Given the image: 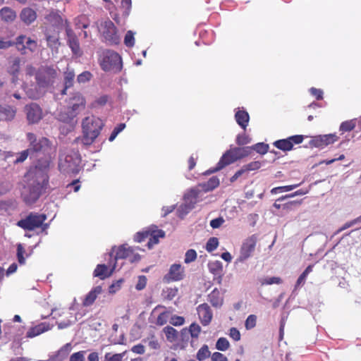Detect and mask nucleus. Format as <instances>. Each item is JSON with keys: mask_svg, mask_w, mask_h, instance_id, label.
I'll use <instances>...</instances> for the list:
<instances>
[{"mask_svg": "<svg viewBox=\"0 0 361 361\" xmlns=\"http://www.w3.org/2000/svg\"><path fill=\"white\" fill-rule=\"evenodd\" d=\"M103 126L102 121L98 117L94 116L85 117L82 123L83 143L87 145L92 144L100 134Z\"/></svg>", "mask_w": 361, "mask_h": 361, "instance_id": "1", "label": "nucleus"}, {"mask_svg": "<svg viewBox=\"0 0 361 361\" xmlns=\"http://www.w3.org/2000/svg\"><path fill=\"white\" fill-rule=\"evenodd\" d=\"M66 112L60 114V119L68 122L76 117L85 108L86 101L80 92H75L66 101Z\"/></svg>", "mask_w": 361, "mask_h": 361, "instance_id": "2", "label": "nucleus"}, {"mask_svg": "<svg viewBox=\"0 0 361 361\" xmlns=\"http://www.w3.org/2000/svg\"><path fill=\"white\" fill-rule=\"evenodd\" d=\"M80 156L78 152L71 151L60 156L59 169L66 176L76 175L80 171Z\"/></svg>", "mask_w": 361, "mask_h": 361, "instance_id": "3", "label": "nucleus"}, {"mask_svg": "<svg viewBox=\"0 0 361 361\" xmlns=\"http://www.w3.org/2000/svg\"><path fill=\"white\" fill-rule=\"evenodd\" d=\"M26 137L29 142V150L31 154H42L47 157L49 156L50 152L52 151V142L46 137H37L33 133H27Z\"/></svg>", "mask_w": 361, "mask_h": 361, "instance_id": "4", "label": "nucleus"}, {"mask_svg": "<svg viewBox=\"0 0 361 361\" xmlns=\"http://www.w3.org/2000/svg\"><path fill=\"white\" fill-rule=\"evenodd\" d=\"M46 220V214L30 212L25 218L18 221L17 225L25 231H34L37 228H40L43 232L46 231L49 227L48 224L45 223Z\"/></svg>", "mask_w": 361, "mask_h": 361, "instance_id": "5", "label": "nucleus"}, {"mask_svg": "<svg viewBox=\"0 0 361 361\" xmlns=\"http://www.w3.org/2000/svg\"><path fill=\"white\" fill-rule=\"evenodd\" d=\"M99 65L104 71H120L122 68L121 57L115 51H107L99 61Z\"/></svg>", "mask_w": 361, "mask_h": 361, "instance_id": "6", "label": "nucleus"}, {"mask_svg": "<svg viewBox=\"0 0 361 361\" xmlns=\"http://www.w3.org/2000/svg\"><path fill=\"white\" fill-rule=\"evenodd\" d=\"M99 31L107 44L117 45L120 43L117 28L111 20H108L102 23Z\"/></svg>", "mask_w": 361, "mask_h": 361, "instance_id": "7", "label": "nucleus"}, {"mask_svg": "<svg viewBox=\"0 0 361 361\" xmlns=\"http://www.w3.org/2000/svg\"><path fill=\"white\" fill-rule=\"evenodd\" d=\"M47 183L48 180H44L43 184L34 181L27 188H24V190L22 192V197L25 202L28 204L35 203L39 199L42 193L44 184L47 185Z\"/></svg>", "mask_w": 361, "mask_h": 361, "instance_id": "8", "label": "nucleus"}, {"mask_svg": "<svg viewBox=\"0 0 361 361\" xmlns=\"http://www.w3.org/2000/svg\"><path fill=\"white\" fill-rule=\"evenodd\" d=\"M57 75L56 70L49 66L40 67L35 75L37 83L42 87H48L54 83Z\"/></svg>", "mask_w": 361, "mask_h": 361, "instance_id": "9", "label": "nucleus"}, {"mask_svg": "<svg viewBox=\"0 0 361 361\" xmlns=\"http://www.w3.org/2000/svg\"><path fill=\"white\" fill-rule=\"evenodd\" d=\"M258 240V236L257 234H253L247 238L243 243L240 250V255L236 259L235 263L244 262L249 257H251L254 252Z\"/></svg>", "mask_w": 361, "mask_h": 361, "instance_id": "10", "label": "nucleus"}, {"mask_svg": "<svg viewBox=\"0 0 361 361\" xmlns=\"http://www.w3.org/2000/svg\"><path fill=\"white\" fill-rule=\"evenodd\" d=\"M42 28L47 46L51 49L56 47L59 44L60 27L47 25V23H44Z\"/></svg>", "mask_w": 361, "mask_h": 361, "instance_id": "11", "label": "nucleus"}, {"mask_svg": "<svg viewBox=\"0 0 361 361\" xmlns=\"http://www.w3.org/2000/svg\"><path fill=\"white\" fill-rule=\"evenodd\" d=\"M303 140V135H296L290 136L286 139L276 140L274 142V145L282 151H290L293 149L294 145L302 143Z\"/></svg>", "mask_w": 361, "mask_h": 361, "instance_id": "12", "label": "nucleus"}, {"mask_svg": "<svg viewBox=\"0 0 361 361\" xmlns=\"http://www.w3.org/2000/svg\"><path fill=\"white\" fill-rule=\"evenodd\" d=\"M235 161H236V160L234 157V155L232 154L231 149H228L221 156L216 166L207 170L204 174L209 175L218 172L226 166L234 163Z\"/></svg>", "mask_w": 361, "mask_h": 361, "instance_id": "13", "label": "nucleus"}, {"mask_svg": "<svg viewBox=\"0 0 361 361\" xmlns=\"http://www.w3.org/2000/svg\"><path fill=\"white\" fill-rule=\"evenodd\" d=\"M185 276V269L180 264H172L168 273L164 276V281L170 283L172 281H178L182 280Z\"/></svg>", "mask_w": 361, "mask_h": 361, "instance_id": "14", "label": "nucleus"}, {"mask_svg": "<svg viewBox=\"0 0 361 361\" xmlns=\"http://www.w3.org/2000/svg\"><path fill=\"white\" fill-rule=\"evenodd\" d=\"M16 44L18 47V50L20 51L22 54H25L26 49H28L31 52H34L37 48V42L30 37H26L24 35H19L16 37Z\"/></svg>", "mask_w": 361, "mask_h": 361, "instance_id": "15", "label": "nucleus"}, {"mask_svg": "<svg viewBox=\"0 0 361 361\" xmlns=\"http://www.w3.org/2000/svg\"><path fill=\"white\" fill-rule=\"evenodd\" d=\"M127 258L131 262H135L140 259V256L138 254H135L133 248L130 247H126V245L119 246L116 250L115 259Z\"/></svg>", "mask_w": 361, "mask_h": 361, "instance_id": "16", "label": "nucleus"}, {"mask_svg": "<svg viewBox=\"0 0 361 361\" xmlns=\"http://www.w3.org/2000/svg\"><path fill=\"white\" fill-rule=\"evenodd\" d=\"M25 110L26 111L27 119L30 123H37L42 118V110L40 106L35 103L26 105Z\"/></svg>", "mask_w": 361, "mask_h": 361, "instance_id": "17", "label": "nucleus"}, {"mask_svg": "<svg viewBox=\"0 0 361 361\" xmlns=\"http://www.w3.org/2000/svg\"><path fill=\"white\" fill-rule=\"evenodd\" d=\"M66 32L67 36V43L71 49L73 53L75 55L80 54V47L78 37L71 29L68 20H66Z\"/></svg>", "mask_w": 361, "mask_h": 361, "instance_id": "18", "label": "nucleus"}, {"mask_svg": "<svg viewBox=\"0 0 361 361\" xmlns=\"http://www.w3.org/2000/svg\"><path fill=\"white\" fill-rule=\"evenodd\" d=\"M197 312L200 323L203 326H208L213 318V312L207 303H202L197 306Z\"/></svg>", "mask_w": 361, "mask_h": 361, "instance_id": "19", "label": "nucleus"}, {"mask_svg": "<svg viewBox=\"0 0 361 361\" xmlns=\"http://www.w3.org/2000/svg\"><path fill=\"white\" fill-rule=\"evenodd\" d=\"M338 140V136L335 134H328L314 137L311 140V144L316 147L324 148V147L334 143Z\"/></svg>", "mask_w": 361, "mask_h": 361, "instance_id": "20", "label": "nucleus"}, {"mask_svg": "<svg viewBox=\"0 0 361 361\" xmlns=\"http://www.w3.org/2000/svg\"><path fill=\"white\" fill-rule=\"evenodd\" d=\"M165 233L161 229H157L156 226H152L148 228V242L147 246L152 248L154 245L159 243L160 238H164Z\"/></svg>", "mask_w": 361, "mask_h": 361, "instance_id": "21", "label": "nucleus"}, {"mask_svg": "<svg viewBox=\"0 0 361 361\" xmlns=\"http://www.w3.org/2000/svg\"><path fill=\"white\" fill-rule=\"evenodd\" d=\"M19 17L20 20L25 25L28 26L32 24L37 20V14L34 9L30 7H25L21 10Z\"/></svg>", "mask_w": 361, "mask_h": 361, "instance_id": "22", "label": "nucleus"}, {"mask_svg": "<svg viewBox=\"0 0 361 361\" xmlns=\"http://www.w3.org/2000/svg\"><path fill=\"white\" fill-rule=\"evenodd\" d=\"M52 325L47 322H42L35 326L31 327L26 334L27 338H34L37 336L46 331L51 329Z\"/></svg>", "mask_w": 361, "mask_h": 361, "instance_id": "23", "label": "nucleus"}, {"mask_svg": "<svg viewBox=\"0 0 361 361\" xmlns=\"http://www.w3.org/2000/svg\"><path fill=\"white\" fill-rule=\"evenodd\" d=\"M47 25L54 26L56 27H61L63 25V18L61 16L54 10H51L47 15L45 16Z\"/></svg>", "mask_w": 361, "mask_h": 361, "instance_id": "24", "label": "nucleus"}, {"mask_svg": "<svg viewBox=\"0 0 361 361\" xmlns=\"http://www.w3.org/2000/svg\"><path fill=\"white\" fill-rule=\"evenodd\" d=\"M102 292V288L100 286H97L94 287L85 297L82 300V305L84 307H89L92 305L98 295H100Z\"/></svg>", "mask_w": 361, "mask_h": 361, "instance_id": "25", "label": "nucleus"}, {"mask_svg": "<svg viewBox=\"0 0 361 361\" xmlns=\"http://www.w3.org/2000/svg\"><path fill=\"white\" fill-rule=\"evenodd\" d=\"M16 114V109L9 105H0V119L6 121H12Z\"/></svg>", "mask_w": 361, "mask_h": 361, "instance_id": "26", "label": "nucleus"}, {"mask_svg": "<svg viewBox=\"0 0 361 361\" xmlns=\"http://www.w3.org/2000/svg\"><path fill=\"white\" fill-rule=\"evenodd\" d=\"M235 119L237 123L245 130L249 123L250 116L245 110L238 109L235 114Z\"/></svg>", "mask_w": 361, "mask_h": 361, "instance_id": "27", "label": "nucleus"}, {"mask_svg": "<svg viewBox=\"0 0 361 361\" xmlns=\"http://www.w3.org/2000/svg\"><path fill=\"white\" fill-rule=\"evenodd\" d=\"M219 179L216 176H212L207 182L200 183L198 186L202 189V190L207 192L212 191L219 187Z\"/></svg>", "mask_w": 361, "mask_h": 361, "instance_id": "28", "label": "nucleus"}, {"mask_svg": "<svg viewBox=\"0 0 361 361\" xmlns=\"http://www.w3.org/2000/svg\"><path fill=\"white\" fill-rule=\"evenodd\" d=\"M1 20L6 23H11L16 18V13L12 8L5 6L0 10Z\"/></svg>", "mask_w": 361, "mask_h": 361, "instance_id": "29", "label": "nucleus"}, {"mask_svg": "<svg viewBox=\"0 0 361 361\" xmlns=\"http://www.w3.org/2000/svg\"><path fill=\"white\" fill-rule=\"evenodd\" d=\"M208 300L213 307H219L223 304V298L221 297V294L219 290L215 288L208 295Z\"/></svg>", "mask_w": 361, "mask_h": 361, "instance_id": "30", "label": "nucleus"}, {"mask_svg": "<svg viewBox=\"0 0 361 361\" xmlns=\"http://www.w3.org/2000/svg\"><path fill=\"white\" fill-rule=\"evenodd\" d=\"M74 78L75 73L73 70H70L68 68H67V70L64 72L65 87L62 90V94H66L67 89L73 86Z\"/></svg>", "mask_w": 361, "mask_h": 361, "instance_id": "31", "label": "nucleus"}, {"mask_svg": "<svg viewBox=\"0 0 361 361\" xmlns=\"http://www.w3.org/2000/svg\"><path fill=\"white\" fill-rule=\"evenodd\" d=\"M231 151L237 161L250 155L251 153V148L250 147H235L231 149Z\"/></svg>", "mask_w": 361, "mask_h": 361, "instance_id": "32", "label": "nucleus"}, {"mask_svg": "<svg viewBox=\"0 0 361 361\" xmlns=\"http://www.w3.org/2000/svg\"><path fill=\"white\" fill-rule=\"evenodd\" d=\"M111 271L109 272L108 267L105 264H98L94 271V276L99 277L100 279H104L111 274Z\"/></svg>", "mask_w": 361, "mask_h": 361, "instance_id": "33", "label": "nucleus"}, {"mask_svg": "<svg viewBox=\"0 0 361 361\" xmlns=\"http://www.w3.org/2000/svg\"><path fill=\"white\" fill-rule=\"evenodd\" d=\"M313 264L307 266L305 271L300 275L295 285V289L298 288L301 285H303L305 283L307 275L313 270Z\"/></svg>", "mask_w": 361, "mask_h": 361, "instance_id": "34", "label": "nucleus"}, {"mask_svg": "<svg viewBox=\"0 0 361 361\" xmlns=\"http://www.w3.org/2000/svg\"><path fill=\"white\" fill-rule=\"evenodd\" d=\"M211 353L209 350V348L207 345H204L201 347L197 353L196 357L199 361H203L205 359L210 357Z\"/></svg>", "mask_w": 361, "mask_h": 361, "instance_id": "35", "label": "nucleus"}, {"mask_svg": "<svg viewBox=\"0 0 361 361\" xmlns=\"http://www.w3.org/2000/svg\"><path fill=\"white\" fill-rule=\"evenodd\" d=\"M171 316V312L169 311L165 310L161 312L156 320V324L158 326H164L167 323Z\"/></svg>", "mask_w": 361, "mask_h": 361, "instance_id": "36", "label": "nucleus"}, {"mask_svg": "<svg viewBox=\"0 0 361 361\" xmlns=\"http://www.w3.org/2000/svg\"><path fill=\"white\" fill-rule=\"evenodd\" d=\"M262 166V163L259 161H254L250 162L247 164L243 165L241 169L243 171L244 173L251 171L258 170Z\"/></svg>", "mask_w": 361, "mask_h": 361, "instance_id": "37", "label": "nucleus"}, {"mask_svg": "<svg viewBox=\"0 0 361 361\" xmlns=\"http://www.w3.org/2000/svg\"><path fill=\"white\" fill-rule=\"evenodd\" d=\"M355 126L356 123L354 120L346 121L341 124L339 130L342 133L350 132L353 130Z\"/></svg>", "mask_w": 361, "mask_h": 361, "instance_id": "38", "label": "nucleus"}, {"mask_svg": "<svg viewBox=\"0 0 361 361\" xmlns=\"http://www.w3.org/2000/svg\"><path fill=\"white\" fill-rule=\"evenodd\" d=\"M209 271L214 274H220L222 271V264L219 261L209 262L208 264Z\"/></svg>", "mask_w": 361, "mask_h": 361, "instance_id": "39", "label": "nucleus"}, {"mask_svg": "<svg viewBox=\"0 0 361 361\" xmlns=\"http://www.w3.org/2000/svg\"><path fill=\"white\" fill-rule=\"evenodd\" d=\"M30 154H31V152L28 148L25 150H23L22 152L17 154L16 159L13 161V164H18L20 163H23L27 159Z\"/></svg>", "mask_w": 361, "mask_h": 361, "instance_id": "40", "label": "nucleus"}, {"mask_svg": "<svg viewBox=\"0 0 361 361\" xmlns=\"http://www.w3.org/2000/svg\"><path fill=\"white\" fill-rule=\"evenodd\" d=\"M250 148L251 151L255 150L260 154H265L268 152L269 145L264 142H259L252 145Z\"/></svg>", "mask_w": 361, "mask_h": 361, "instance_id": "41", "label": "nucleus"}, {"mask_svg": "<svg viewBox=\"0 0 361 361\" xmlns=\"http://www.w3.org/2000/svg\"><path fill=\"white\" fill-rule=\"evenodd\" d=\"M189 333L192 338H198L201 332V327L199 324L194 322L192 323L188 328Z\"/></svg>", "mask_w": 361, "mask_h": 361, "instance_id": "42", "label": "nucleus"}, {"mask_svg": "<svg viewBox=\"0 0 361 361\" xmlns=\"http://www.w3.org/2000/svg\"><path fill=\"white\" fill-rule=\"evenodd\" d=\"M300 184H295V185H285V186H279L276 187L271 189V194H276L278 192H288L290 191L298 186H299Z\"/></svg>", "mask_w": 361, "mask_h": 361, "instance_id": "43", "label": "nucleus"}, {"mask_svg": "<svg viewBox=\"0 0 361 361\" xmlns=\"http://www.w3.org/2000/svg\"><path fill=\"white\" fill-rule=\"evenodd\" d=\"M230 347V343L224 337L219 338L216 343V348L219 350L225 351L228 350Z\"/></svg>", "mask_w": 361, "mask_h": 361, "instance_id": "44", "label": "nucleus"}, {"mask_svg": "<svg viewBox=\"0 0 361 361\" xmlns=\"http://www.w3.org/2000/svg\"><path fill=\"white\" fill-rule=\"evenodd\" d=\"M219 246V240L216 237L210 238L207 244H206V250L209 252H212L215 250Z\"/></svg>", "mask_w": 361, "mask_h": 361, "instance_id": "45", "label": "nucleus"}, {"mask_svg": "<svg viewBox=\"0 0 361 361\" xmlns=\"http://www.w3.org/2000/svg\"><path fill=\"white\" fill-rule=\"evenodd\" d=\"M163 331L168 340H174L177 338V331L173 327L167 326Z\"/></svg>", "mask_w": 361, "mask_h": 361, "instance_id": "46", "label": "nucleus"}, {"mask_svg": "<svg viewBox=\"0 0 361 361\" xmlns=\"http://www.w3.org/2000/svg\"><path fill=\"white\" fill-rule=\"evenodd\" d=\"M126 354V351L122 353H116L111 355L110 353L105 354L104 358L106 361H123V358Z\"/></svg>", "mask_w": 361, "mask_h": 361, "instance_id": "47", "label": "nucleus"}, {"mask_svg": "<svg viewBox=\"0 0 361 361\" xmlns=\"http://www.w3.org/2000/svg\"><path fill=\"white\" fill-rule=\"evenodd\" d=\"M196 259H197L196 251L193 249H190V250H187V252H185L184 262L185 264H189V263H191V262L195 261Z\"/></svg>", "mask_w": 361, "mask_h": 361, "instance_id": "48", "label": "nucleus"}, {"mask_svg": "<svg viewBox=\"0 0 361 361\" xmlns=\"http://www.w3.org/2000/svg\"><path fill=\"white\" fill-rule=\"evenodd\" d=\"M257 324V317L255 314H250L247 317L245 322L246 329L249 330L254 328Z\"/></svg>", "mask_w": 361, "mask_h": 361, "instance_id": "49", "label": "nucleus"}, {"mask_svg": "<svg viewBox=\"0 0 361 361\" xmlns=\"http://www.w3.org/2000/svg\"><path fill=\"white\" fill-rule=\"evenodd\" d=\"M235 141L238 145H245L251 142V138L245 133H242L237 136Z\"/></svg>", "mask_w": 361, "mask_h": 361, "instance_id": "50", "label": "nucleus"}, {"mask_svg": "<svg viewBox=\"0 0 361 361\" xmlns=\"http://www.w3.org/2000/svg\"><path fill=\"white\" fill-rule=\"evenodd\" d=\"M282 281H283L280 277L273 276L262 279L261 283L262 285H271L274 283L281 284Z\"/></svg>", "mask_w": 361, "mask_h": 361, "instance_id": "51", "label": "nucleus"}, {"mask_svg": "<svg viewBox=\"0 0 361 361\" xmlns=\"http://www.w3.org/2000/svg\"><path fill=\"white\" fill-rule=\"evenodd\" d=\"M92 78V74L90 71H84L78 75L77 80L79 83L88 82Z\"/></svg>", "mask_w": 361, "mask_h": 361, "instance_id": "52", "label": "nucleus"}, {"mask_svg": "<svg viewBox=\"0 0 361 361\" xmlns=\"http://www.w3.org/2000/svg\"><path fill=\"white\" fill-rule=\"evenodd\" d=\"M124 44L126 47H132L135 44L133 32L130 30L128 31L124 38Z\"/></svg>", "mask_w": 361, "mask_h": 361, "instance_id": "53", "label": "nucleus"}, {"mask_svg": "<svg viewBox=\"0 0 361 361\" xmlns=\"http://www.w3.org/2000/svg\"><path fill=\"white\" fill-rule=\"evenodd\" d=\"M25 252V250L22 245V244H18L17 245V257L18 261L20 264H24L25 262V259L23 257L24 253Z\"/></svg>", "mask_w": 361, "mask_h": 361, "instance_id": "54", "label": "nucleus"}, {"mask_svg": "<svg viewBox=\"0 0 361 361\" xmlns=\"http://www.w3.org/2000/svg\"><path fill=\"white\" fill-rule=\"evenodd\" d=\"M85 350L74 353L71 355L69 361H85Z\"/></svg>", "mask_w": 361, "mask_h": 361, "instance_id": "55", "label": "nucleus"}, {"mask_svg": "<svg viewBox=\"0 0 361 361\" xmlns=\"http://www.w3.org/2000/svg\"><path fill=\"white\" fill-rule=\"evenodd\" d=\"M89 27V23H87L86 18L85 16H81L76 20L75 22V27L76 29H86Z\"/></svg>", "mask_w": 361, "mask_h": 361, "instance_id": "56", "label": "nucleus"}, {"mask_svg": "<svg viewBox=\"0 0 361 361\" xmlns=\"http://www.w3.org/2000/svg\"><path fill=\"white\" fill-rule=\"evenodd\" d=\"M185 319L183 317L173 315L170 318V323L176 326H181L184 324Z\"/></svg>", "mask_w": 361, "mask_h": 361, "instance_id": "57", "label": "nucleus"}, {"mask_svg": "<svg viewBox=\"0 0 361 361\" xmlns=\"http://www.w3.org/2000/svg\"><path fill=\"white\" fill-rule=\"evenodd\" d=\"M123 281L124 280L123 279H121L113 283L109 288V292L111 294L117 292L121 288V285L123 283Z\"/></svg>", "mask_w": 361, "mask_h": 361, "instance_id": "58", "label": "nucleus"}, {"mask_svg": "<svg viewBox=\"0 0 361 361\" xmlns=\"http://www.w3.org/2000/svg\"><path fill=\"white\" fill-rule=\"evenodd\" d=\"M147 281V279L145 276H144V275L139 276L137 283L135 286V288L137 290H143L146 287Z\"/></svg>", "mask_w": 361, "mask_h": 361, "instance_id": "59", "label": "nucleus"}, {"mask_svg": "<svg viewBox=\"0 0 361 361\" xmlns=\"http://www.w3.org/2000/svg\"><path fill=\"white\" fill-rule=\"evenodd\" d=\"M146 239H148V228L142 232L137 233L135 235V240L138 243L145 241Z\"/></svg>", "mask_w": 361, "mask_h": 361, "instance_id": "60", "label": "nucleus"}, {"mask_svg": "<svg viewBox=\"0 0 361 361\" xmlns=\"http://www.w3.org/2000/svg\"><path fill=\"white\" fill-rule=\"evenodd\" d=\"M229 336L232 338L235 341H238L240 340V331L235 327H232L229 330Z\"/></svg>", "mask_w": 361, "mask_h": 361, "instance_id": "61", "label": "nucleus"}, {"mask_svg": "<svg viewBox=\"0 0 361 361\" xmlns=\"http://www.w3.org/2000/svg\"><path fill=\"white\" fill-rule=\"evenodd\" d=\"M71 350V345L70 343H66L58 351V355H61L63 357H66Z\"/></svg>", "mask_w": 361, "mask_h": 361, "instance_id": "62", "label": "nucleus"}, {"mask_svg": "<svg viewBox=\"0 0 361 361\" xmlns=\"http://www.w3.org/2000/svg\"><path fill=\"white\" fill-rule=\"evenodd\" d=\"M310 91L311 94L313 95L317 100H321L323 99V91L322 90L312 87Z\"/></svg>", "mask_w": 361, "mask_h": 361, "instance_id": "63", "label": "nucleus"}, {"mask_svg": "<svg viewBox=\"0 0 361 361\" xmlns=\"http://www.w3.org/2000/svg\"><path fill=\"white\" fill-rule=\"evenodd\" d=\"M212 361H228L227 357L222 353L215 352L212 355Z\"/></svg>", "mask_w": 361, "mask_h": 361, "instance_id": "64", "label": "nucleus"}]
</instances>
